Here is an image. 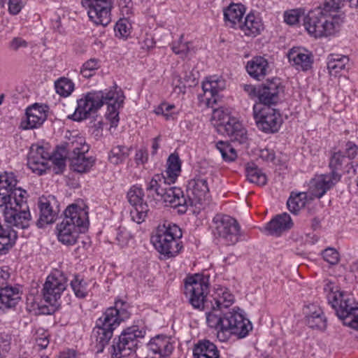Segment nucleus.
<instances>
[{"label":"nucleus","instance_id":"obj_61","mask_svg":"<svg viewBox=\"0 0 358 358\" xmlns=\"http://www.w3.org/2000/svg\"><path fill=\"white\" fill-rule=\"evenodd\" d=\"M260 157L266 161H273L275 159V154L273 150L264 149L260 151Z\"/></svg>","mask_w":358,"mask_h":358},{"label":"nucleus","instance_id":"obj_30","mask_svg":"<svg viewBox=\"0 0 358 358\" xmlns=\"http://www.w3.org/2000/svg\"><path fill=\"white\" fill-rule=\"evenodd\" d=\"M194 358H220L217 346L208 340L199 341L193 349Z\"/></svg>","mask_w":358,"mask_h":358},{"label":"nucleus","instance_id":"obj_7","mask_svg":"<svg viewBox=\"0 0 358 358\" xmlns=\"http://www.w3.org/2000/svg\"><path fill=\"white\" fill-rule=\"evenodd\" d=\"M119 301L115 308H109L97 321L93 334L96 337L98 352H102L113 336V330L120 322L127 318V313L117 309Z\"/></svg>","mask_w":358,"mask_h":358},{"label":"nucleus","instance_id":"obj_63","mask_svg":"<svg viewBox=\"0 0 358 358\" xmlns=\"http://www.w3.org/2000/svg\"><path fill=\"white\" fill-rule=\"evenodd\" d=\"M36 342L37 345L41 349H45L47 348V346L49 344V339L48 338V336L44 335L43 336L36 338Z\"/></svg>","mask_w":358,"mask_h":358},{"label":"nucleus","instance_id":"obj_45","mask_svg":"<svg viewBox=\"0 0 358 358\" xmlns=\"http://www.w3.org/2000/svg\"><path fill=\"white\" fill-rule=\"evenodd\" d=\"M182 191L180 188L176 187H170L169 182H168L166 187V190H164L159 200L164 203H169L173 207V204L178 197V195H182Z\"/></svg>","mask_w":358,"mask_h":358},{"label":"nucleus","instance_id":"obj_40","mask_svg":"<svg viewBox=\"0 0 358 358\" xmlns=\"http://www.w3.org/2000/svg\"><path fill=\"white\" fill-rule=\"evenodd\" d=\"M246 176L250 182L258 185H264L266 183V175L253 164L246 167Z\"/></svg>","mask_w":358,"mask_h":358},{"label":"nucleus","instance_id":"obj_1","mask_svg":"<svg viewBox=\"0 0 358 358\" xmlns=\"http://www.w3.org/2000/svg\"><path fill=\"white\" fill-rule=\"evenodd\" d=\"M208 289V285L204 282L199 275L187 277L185 280V294L189 298V303L196 308L208 306L211 304L212 310L216 313L222 314L223 308H227L234 302V297L227 288L217 289L216 296L213 301L206 299Z\"/></svg>","mask_w":358,"mask_h":358},{"label":"nucleus","instance_id":"obj_11","mask_svg":"<svg viewBox=\"0 0 358 358\" xmlns=\"http://www.w3.org/2000/svg\"><path fill=\"white\" fill-rule=\"evenodd\" d=\"M145 331L139 330L136 326L131 327L125 329L119 336L117 341L114 340L112 345L113 358H121L129 356L132 352H135L138 342V338L144 337Z\"/></svg>","mask_w":358,"mask_h":358},{"label":"nucleus","instance_id":"obj_59","mask_svg":"<svg viewBox=\"0 0 358 358\" xmlns=\"http://www.w3.org/2000/svg\"><path fill=\"white\" fill-rule=\"evenodd\" d=\"M27 42L21 38H14L10 43V48L17 51L20 48H27Z\"/></svg>","mask_w":358,"mask_h":358},{"label":"nucleus","instance_id":"obj_31","mask_svg":"<svg viewBox=\"0 0 358 358\" xmlns=\"http://www.w3.org/2000/svg\"><path fill=\"white\" fill-rule=\"evenodd\" d=\"M59 149L63 152H66L67 157H69L76 155L85 154L89 150V146L85 144L83 138L73 137L64 142Z\"/></svg>","mask_w":358,"mask_h":358},{"label":"nucleus","instance_id":"obj_34","mask_svg":"<svg viewBox=\"0 0 358 358\" xmlns=\"http://www.w3.org/2000/svg\"><path fill=\"white\" fill-rule=\"evenodd\" d=\"M268 67L267 60L262 57H255L246 66L248 73L257 80H261L266 76Z\"/></svg>","mask_w":358,"mask_h":358},{"label":"nucleus","instance_id":"obj_10","mask_svg":"<svg viewBox=\"0 0 358 358\" xmlns=\"http://www.w3.org/2000/svg\"><path fill=\"white\" fill-rule=\"evenodd\" d=\"M213 234L226 245H234L239 238L240 226L237 221L227 215H216L213 220Z\"/></svg>","mask_w":358,"mask_h":358},{"label":"nucleus","instance_id":"obj_27","mask_svg":"<svg viewBox=\"0 0 358 358\" xmlns=\"http://www.w3.org/2000/svg\"><path fill=\"white\" fill-rule=\"evenodd\" d=\"M289 62L303 71H307L312 67L313 62V55L307 50L300 48H293L287 53Z\"/></svg>","mask_w":358,"mask_h":358},{"label":"nucleus","instance_id":"obj_3","mask_svg":"<svg viewBox=\"0 0 358 358\" xmlns=\"http://www.w3.org/2000/svg\"><path fill=\"white\" fill-rule=\"evenodd\" d=\"M343 15L331 13L317 7L303 17V25L308 34L315 38L327 36L337 31L343 22Z\"/></svg>","mask_w":358,"mask_h":358},{"label":"nucleus","instance_id":"obj_14","mask_svg":"<svg viewBox=\"0 0 358 358\" xmlns=\"http://www.w3.org/2000/svg\"><path fill=\"white\" fill-rule=\"evenodd\" d=\"M91 21L97 25L106 26L110 22L111 2L110 0H82Z\"/></svg>","mask_w":358,"mask_h":358},{"label":"nucleus","instance_id":"obj_41","mask_svg":"<svg viewBox=\"0 0 358 358\" xmlns=\"http://www.w3.org/2000/svg\"><path fill=\"white\" fill-rule=\"evenodd\" d=\"M167 169L166 171L169 180L174 182L180 171V161L177 155L171 154L167 161Z\"/></svg>","mask_w":358,"mask_h":358},{"label":"nucleus","instance_id":"obj_24","mask_svg":"<svg viewBox=\"0 0 358 358\" xmlns=\"http://www.w3.org/2000/svg\"><path fill=\"white\" fill-rule=\"evenodd\" d=\"M306 315V322L309 327L324 330L327 327V319L322 310L315 304L306 306L303 309Z\"/></svg>","mask_w":358,"mask_h":358},{"label":"nucleus","instance_id":"obj_19","mask_svg":"<svg viewBox=\"0 0 358 358\" xmlns=\"http://www.w3.org/2000/svg\"><path fill=\"white\" fill-rule=\"evenodd\" d=\"M282 91L283 87L279 78L268 80L266 83L258 87L257 97L259 104H263L264 106L275 105L278 102L279 94Z\"/></svg>","mask_w":358,"mask_h":358},{"label":"nucleus","instance_id":"obj_38","mask_svg":"<svg viewBox=\"0 0 358 358\" xmlns=\"http://www.w3.org/2000/svg\"><path fill=\"white\" fill-rule=\"evenodd\" d=\"M344 164H346L347 166L350 164L352 168L354 167L352 163L349 162L346 157L341 151H332L329 164L331 171L330 174L338 173L337 171L341 170Z\"/></svg>","mask_w":358,"mask_h":358},{"label":"nucleus","instance_id":"obj_20","mask_svg":"<svg viewBox=\"0 0 358 358\" xmlns=\"http://www.w3.org/2000/svg\"><path fill=\"white\" fill-rule=\"evenodd\" d=\"M50 152L45 147L32 145L28 155V166L37 175H42L48 169Z\"/></svg>","mask_w":358,"mask_h":358},{"label":"nucleus","instance_id":"obj_25","mask_svg":"<svg viewBox=\"0 0 358 358\" xmlns=\"http://www.w3.org/2000/svg\"><path fill=\"white\" fill-rule=\"evenodd\" d=\"M55 201L53 196H49L48 198H42L39 201L40 217L36 224L39 228H42L44 225L55 222L57 210L54 208L52 201Z\"/></svg>","mask_w":358,"mask_h":358},{"label":"nucleus","instance_id":"obj_36","mask_svg":"<svg viewBox=\"0 0 358 358\" xmlns=\"http://www.w3.org/2000/svg\"><path fill=\"white\" fill-rule=\"evenodd\" d=\"M117 86L115 85V90L114 91L115 99L111 101H106V103L108 105V118L111 122L112 126H117L119 121L117 108H120L124 100V96L121 90L116 91Z\"/></svg>","mask_w":358,"mask_h":358},{"label":"nucleus","instance_id":"obj_32","mask_svg":"<svg viewBox=\"0 0 358 358\" xmlns=\"http://www.w3.org/2000/svg\"><path fill=\"white\" fill-rule=\"evenodd\" d=\"M21 299L19 289L6 287L0 289V309L15 307Z\"/></svg>","mask_w":358,"mask_h":358},{"label":"nucleus","instance_id":"obj_12","mask_svg":"<svg viewBox=\"0 0 358 358\" xmlns=\"http://www.w3.org/2000/svg\"><path fill=\"white\" fill-rule=\"evenodd\" d=\"M15 206L6 207L4 211L6 222L11 227L20 229H27L30 226L31 217L29 206L24 198L15 197Z\"/></svg>","mask_w":358,"mask_h":358},{"label":"nucleus","instance_id":"obj_23","mask_svg":"<svg viewBox=\"0 0 358 358\" xmlns=\"http://www.w3.org/2000/svg\"><path fill=\"white\" fill-rule=\"evenodd\" d=\"M47 115L42 106L35 103L26 110V117L21 122L23 129H31L40 127L46 120Z\"/></svg>","mask_w":358,"mask_h":358},{"label":"nucleus","instance_id":"obj_55","mask_svg":"<svg viewBox=\"0 0 358 358\" xmlns=\"http://www.w3.org/2000/svg\"><path fill=\"white\" fill-rule=\"evenodd\" d=\"M301 16L299 12L295 10H292L290 13H285V22L288 24H294L299 21Z\"/></svg>","mask_w":358,"mask_h":358},{"label":"nucleus","instance_id":"obj_15","mask_svg":"<svg viewBox=\"0 0 358 358\" xmlns=\"http://www.w3.org/2000/svg\"><path fill=\"white\" fill-rule=\"evenodd\" d=\"M144 192L142 188L134 185L127 192L129 203L134 207L130 214L132 220L138 224L143 222L150 210L147 201L143 202Z\"/></svg>","mask_w":358,"mask_h":358},{"label":"nucleus","instance_id":"obj_29","mask_svg":"<svg viewBox=\"0 0 358 358\" xmlns=\"http://www.w3.org/2000/svg\"><path fill=\"white\" fill-rule=\"evenodd\" d=\"M293 222L289 215L286 213L276 215L266 225V230L272 235H280L282 232L291 229Z\"/></svg>","mask_w":358,"mask_h":358},{"label":"nucleus","instance_id":"obj_22","mask_svg":"<svg viewBox=\"0 0 358 358\" xmlns=\"http://www.w3.org/2000/svg\"><path fill=\"white\" fill-rule=\"evenodd\" d=\"M341 174H325L313 179L310 182L312 194L321 198L328 189L341 180Z\"/></svg>","mask_w":358,"mask_h":358},{"label":"nucleus","instance_id":"obj_18","mask_svg":"<svg viewBox=\"0 0 358 358\" xmlns=\"http://www.w3.org/2000/svg\"><path fill=\"white\" fill-rule=\"evenodd\" d=\"M66 286V280L63 275H48L43 289L44 300L50 305L55 306Z\"/></svg>","mask_w":358,"mask_h":358},{"label":"nucleus","instance_id":"obj_9","mask_svg":"<svg viewBox=\"0 0 358 358\" xmlns=\"http://www.w3.org/2000/svg\"><path fill=\"white\" fill-rule=\"evenodd\" d=\"M212 120L216 121L217 131L227 135L232 141L243 143L247 139L246 131L242 124L231 117L222 108H213Z\"/></svg>","mask_w":358,"mask_h":358},{"label":"nucleus","instance_id":"obj_26","mask_svg":"<svg viewBox=\"0 0 358 358\" xmlns=\"http://www.w3.org/2000/svg\"><path fill=\"white\" fill-rule=\"evenodd\" d=\"M168 182L164 176L161 174H155L146 186L147 197L152 198L150 201V206L151 208L155 206L156 201H159L162 192L166 190Z\"/></svg>","mask_w":358,"mask_h":358},{"label":"nucleus","instance_id":"obj_37","mask_svg":"<svg viewBox=\"0 0 358 358\" xmlns=\"http://www.w3.org/2000/svg\"><path fill=\"white\" fill-rule=\"evenodd\" d=\"M349 63V58L347 56L339 55H331L327 63V69L331 75H336L346 68Z\"/></svg>","mask_w":358,"mask_h":358},{"label":"nucleus","instance_id":"obj_42","mask_svg":"<svg viewBox=\"0 0 358 358\" xmlns=\"http://www.w3.org/2000/svg\"><path fill=\"white\" fill-rule=\"evenodd\" d=\"M130 148L123 145H117L112 148L109 155V160L113 164L122 163L129 156Z\"/></svg>","mask_w":358,"mask_h":358},{"label":"nucleus","instance_id":"obj_13","mask_svg":"<svg viewBox=\"0 0 358 358\" xmlns=\"http://www.w3.org/2000/svg\"><path fill=\"white\" fill-rule=\"evenodd\" d=\"M253 115L257 127L266 133L276 132L282 123L279 112L270 106L255 104L253 107Z\"/></svg>","mask_w":358,"mask_h":358},{"label":"nucleus","instance_id":"obj_57","mask_svg":"<svg viewBox=\"0 0 358 358\" xmlns=\"http://www.w3.org/2000/svg\"><path fill=\"white\" fill-rule=\"evenodd\" d=\"M22 6V0H9L8 10L11 14H17L21 10Z\"/></svg>","mask_w":358,"mask_h":358},{"label":"nucleus","instance_id":"obj_46","mask_svg":"<svg viewBox=\"0 0 358 358\" xmlns=\"http://www.w3.org/2000/svg\"><path fill=\"white\" fill-rule=\"evenodd\" d=\"M66 158H68V157L66 152H57L52 156L50 155V159H49V161H51L54 165L53 169L55 173H61L64 170L66 166L65 161Z\"/></svg>","mask_w":358,"mask_h":358},{"label":"nucleus","instance_id":"obj_48","mask_svg":"<svg viewBox=\"0 0 358 358\" xmlns=\"http://www.w3.org/2000/svg\"><path fill=\"white\" fill-rule=\"evenodd\" d=\"M71 287L77 297L84 298L87 295L86 283L77 277L71 282Z\"/></svg>","mask_w":358,"mask_h":358},{"label":"nucleus","instance_id":"obj_35","mask_svg":"<svg viewBox=\"0 0 358 358\" xmlns=\"http://www.w3.org/2000/svg\"><path fill=\"white\" fill-rule=\"evenodd\" d=\"M70 162L71 169L78 173H85L94 165V160L92 157H87L85 154L76 155L68 157Z\"/></svg>","mask_w":358,"mask_h":358},{"label":"nucleus","instance_id":"obj_4","mask_svg":"<svg viewBox=\"0 0 358 358\" xmlns=\"http://www.w3.org/2000/svg\"><path fill=\"white\" fill-rule=\"evenodd\" d=\"M325 289L329 291L327 299L338 318L345 325L358 330V308L354 299L346 292L334 289L331 284L327 285Z\"/></svg>","mask_w":358,"mask_h":358},{"label":"nucleus","instance_id":"obj_44","mask_svg":"<svg viewBox=\"0 0 358 358\" xmlns=\"http://www.w3.org/2000/svg\"><path fill=\"white\" fill-rule=\"evenodd\" d=\"M216 148L226 162H232L237 157L235 149L227 142L218 141L216 143Z\"/></svg>","mask_w":358,"mask_h":358},{"label":"nucleus","instance_id":"obj_8","mask_svg":"<svg viewBox=\"0 0 358 358\" xmlns=\"http://www.w3.org/2000/svg\"><path fill=\"white\" fill-rule=\"evenodd\" d=\"M115 92L110 90L107 93L102 91L88 92L83 98L78 100V106L73 114L69 116L75 121H81L95 113L106 101L115 99Z\"/></svg>","mask_w":358,"mask_h":358},{"label":"nucleus","instance_id":"obj_21","mask_svg":"<svg viewBox=\"0 0 358 358\" xmlns=\"http://www.w3.org/2000/svg\"><path fill=\"white\" fill-rule=\"evenodd\" d=\"M226 87L225 80L217 76L206 78L202 83V89L206 96V105L208 107L214 108L219 100L218 93Z\"/></svg>","mask_w":358,"mask_h":358},{"label":"nucleus","instance_id":"obj_50","mask_svg":"<svg viewBox=\"0 0 358 358\" xmlns=\"http://www.w3.org/2000/svg\"><path fill=\"white\" fill-rule=\"evenodd\" d=\"M182 36L180 37V41L177 45H173L172 47L173 51L177 54L180 55L182 57H187L190 51V43H183L182 41Z\"/></svg>","mask_w":358,"mask_h":358},{"label":"nucleus","instance_id":"obj_16","mask_svg":"<svg viewBox=\"0 0 358 358\" xmlns=\"http://www.w3.org/2000/svg\"><path fill=\"white\" fill-rule=\"evenodd\" d=\"M187 194L192 206L201 204L210 197L208 178L199 174L190 180L187 185Z\"/></svg>","mask_w":358,"mask_h":358},{"label":"nucleus","instance_id":"obj_51","mask_svg":"<svg viewBox=\"0 0 358 358\" xmlns=\"http://www.w3.org/2000/svg\"><path fill=\"white\" fill-rule=\"evenodd\" d=\"M322 256L324 259L330 264H336L339 261L338 252L332 248L325 249L322 252Z\"/></svg>","mask_w":358,"mask_h":358},{"label":"nucleus","instance_id":"obj_60","mask_svg":"<svg viewBox=\"0 0 358 358\" xmlns=\"http://www.w3.org/2000/svg\"><path fill=\"white\" fill-rule=\"evenodd\" d=\"M346 153L348 155L347 159L349 162L350 159L355 158L357 155V147L356 145L351 142L347 143Z\"/></svg>","mask_w":358,"mask_h":358},{"label":"nucleus","instance_id":"obj_47","mask_svg":"<svg viewBox=\"0 0 358 358\" xmlns=\"http://www.w3.org/2000/svg\"><path fill=\"white\" fill-rule=\"evenodd\" d=\"M131 24L125 19H120L115 24V31L116 35L120 37L127 38L131 33Z\"/></svg>","mask_w":358,"mask_h":358},{"label":"nucleus","instance_id":"obj_5","mask_svg":"<svg viewBox=\"0 0 358 358\" xmlns=\"http://www.w3.org/2000/svg\"><path fill=\"white\" fill-rule=\"evenodd\" d=\"M182 231L176 224L164 223L159 225L151 237L155 249L167 257L177 255L182 246L180 241Z\"/></svg>","mask_w":358,"mask_h":358},{"label":"nucleus","instance_id":"obj_2","mask_svg":"<svg viewBox=\"0 0 358 358\" xmlns=\"http://www.w3.org/2000/svg\"><path fill=\"white\" fill-rule=\"evenodd\" d=\"M206 322L210 327L217 330V338L221 342L227 341L232 334L244 338L252 329L250 321L236 311L224 314L206 313Z\"/></svg>","mask_w":358,"mask_h":358},{"label":"nucleus","instance_id":"obj_56","mask_svg":"<svg viewBox=\"0 0 358 358\" xmlns=\"http://www.w3.org/2000/svg\"><path fill=\"white\" fill-rule=\"evenodd\" d=\"M173 108H175L173 105L162 103L156 109V113L162 114L166 120H169L171 117H173V115L171 113H169V111Z\"/></svg>","mask_w":358,"mask_h":358},{"label":"nucleus","instance_id":"obj_62","mask_svg":"<svg viewBox=\"0 0 358 358\" xmlns=\"http://www.w3.org/2000/svg\"><path fill=\"white\" fill-rule=\"evenodd\" d=\"M83 66H84L86 69L93 72L98 69V61L95 59H90L84 63Z\"/></svg>","mask_w":358,"mask_h":358},{"label":"nucleus","instance_id":"obj_43","mask_svg":"<svg viewBox=\"0 0 358 358\" xmlns=\"http://www.w3.org/2000/svg\"><path fill=\"white\" fill-rule=\"evenodd\" d=\"M55 90L57 94L62 96H68L74 90L73 83L69 78L62 77L55 83Z\"/></svg>","mask_w":358,"mask_h":358},{"label":"nucleus","instance_id":"obj_6","mask_svg":"<svg viewBox=\"0 0 358 358\" xmlns=\"http://www.w3.org/2000/svg\"><path fill=\"white\" fill-rule=\"evenodd\" d=\"M65 217L57 224L58 239L66 245L74 244L78 238L77 228L86 227L88 224L87 213L76 204L70 205L64 211Z\"/></svg>","mask_w":358,"mask_h":358},{"label":"nucleus","instance_id":"obj_54","mask_svg":"<svg viewBox=\"0 0 358 358\" xmlns=\"http://www.w3.org/2000/svg\"><path fill=\"white\" fill-rule=\"evenodd\" d=\"M164 337H161L157 336L152 339L148 344V348L149 350L152 351L154 354H160L161 352V345L159 343H162Z\"/></svg>","mask_w":358,"mask_h":358},{"label":"nucleus","instance_id":"obj_17","mask_svg":"<svg viewBox=\"0 0 358 358\" xmlns=\"http://www.w3.org/2000/svg\"><path fill=\"white\" fill-rule=\"evenodd\" d=\"M17 180L13 173H6L0 176V207L12 203L11 200L15 197L24 198L25 191L20 188H16Z\"/></svg>","mask_w":358,"mask_h":358},{"label":"nucleus","instance_id":"obj_52","mask_svg":"<svg viewBox=\"0 0 358 358\" xmlns=\"http://www.w3.org/2000/svg\"><path fill=\"white\" fill-rule=\"evenodd\" d=\"M345 0H324L323 8L331 13L338 11L339 8L343 5Z\"/></svg>","mask_w":358,"mask_h":358},{"label":"nucleus","instance_id":"obj_64","mask_svg":"<svg viewBox=\"0 0 358 358\" xmlns=\"http://www.w3.org/2000/svg\"><path fill=\"white\" fill-rule=\"evenodd\" d=\"M244 90L248 93L249 95L257 96L258 88L255 87V86L252 85H244Z\"/></svg>","mask_w":358,"mask_h":358},{"label":"nucleus","instance_id":"obj_39","mask_svg":"<svg viewBox=\"0 0 358 358\" xmlns=\"http://www.w3.org/2000/svg\"><path fill=\"white\" fill-rule=\"evenodd\" d=\"M306 193L299 192L295 195L292 194L287 202V205L291 213L296 214L306 206Z\"/></svg>","mask_w":358,"mask_h":358},{"label":"nucleus","instance_id":"obj_33","mask_svg":"<svg viewBox=\"0 0 358 358\" xmlns=\"http://www.w3.org/2000/svg\"><path fill=\"white\" fill-rule=\"evenodd\" d=\"M238 29H240L245 35L255 37L260 34L264 27L259 17H256L252 13H250L245 17L244 22H241Z\"/></svg>","mask_w":358,"mask_h":358},{"label":"nucleus","instance_id":"obj_49","mask_svg":"<svg viewBox=\"0 0 358 358\" xmlns=\"http://www.w3.org/2000/svg\"><path fill=\"white\" fill-rule=\"evenodd\" d=\"M131 238H132V235L129 229L126 227L118 228L116 236V240L118 245L121 247H124L128 244Z\"/></svg>","mask_w":358,"mask_h":358},{"label":"nucleus","instance_id":"obj_53","mask_svg":"<svg viewBox=\"0 0 358 358\" xmlns=\"http://www.w3.org/2000/svg\"><path fill=\"white\" fill-rule=\"evenodd\" d=\"M192 206L189 202V199H187L184 195L183 192L182 195H178V197L176 198V200L173 204V208H180L178 211L180 213H185L187 210V206Z\"/></svg>","mask_w":358,"mask_h":358},{"label":"nucleus","instance_id":"obj_58","mask_svg":"<svg viewBox=\"0 0 358 358\" xmlns=\"http://www.w3.org/2000/svg\"><path fill=\"white\" fill-rule=\"evenodd\" d=\"M159 345H161L160 357H166L171 353L173 347L166 338H164V341L159 343Z\"/></svg>","mask_w":358,"mask_h":358},{"label":"nucleus","instance_id":"obj_28","mask_svg":"<svg viewBox=\"0 0 358 358\" xmlns=\"http://www.w3.org/2000/svg\"><path fill=\"white\" fill-rule=\"evenodd\" d=\"M245 8L241 3H231L224 10V19L227 26L238 29L242 22Z\"/></svg>","mask_w":358,"mask_h":358}]
</instances>
